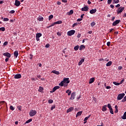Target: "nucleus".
Instances as JSON below:
<instances>
[{
	"instance_id": "f257e3e1",
	"label": "nucleus",
	"mask_w": 126,
	"mask_h": 126,
	"mask_svg": "<svg viewBox=\"0 0 126 126\" xmlns=\"http://www.w3.org/2000/svg\"><path fill=\"white\" fill-rule=\"evenodd\" d=\"M30 117H34L36 114H37V111L34 110H31L30 112Z\"/></svg>"
},
{
	"instance_id": "f03ea898",
	"label": "nucleus",
	"mask_w": 126,
	"mask_h": 126,
	"mask_svg": "<svg viewBox=\"0 0 126 126\" xmlns=\"http://www.w3.org/2000/svg\"><path fill=\"white\" fill-rule=\"evenodd\" d=\"M126 94L125 93L120 94H118L117 96V100H122L124 97H125V95Z\"/></svg>"
},
{
	"instance_id": "7ed1b4c3",
	"label": "nucleus",
	"mask_w": 126,
	"mask_h": 126,
	"mask_svg": "<svg viewBox=\"0 0 126 126\" xmlns=\"http://www.w3.org/2000/svg\"><path fill=\"white\" fill-rule=\"evenodd\" d=\"M67 34L68 36H72V35H74V34H75V31L73 30L69 31L67 32Z\"/></svg>"
},
{
	"instance_id": "20e7f679",
	"label": "nucleus",
	"mask_w": 126,
	"mask_h": 126,
	"mask_svg": "<svg viewBox=\"0 0 126 126\" xmlns=\"http://www.w3.org/2000/svg\"><path fill=\"white\" fill-rule=\"evenodd\" d=\"M42 36V33H37L36 34V41L38 42L39 41H40V37H41Z\"/></svg>"
},
{
	"instance_id": "39448f33",
	"label": "nucleus",
	"mask_w": 126,
	"mask_h": 126,
	"mask_svg": "<svg viewBox=\"0 0 126 126\" xmlns=\"http://www.w3.org/2000/svg\"><path fill=\"white\" fill-rule=\"evenodd\" d=\"M119 7L118 9V10L117 11V14H120V13H122V11H124V10L125 9V7H123L122 8Z\"/></svg>"
},
{
	"instance_id": "423d86ee",
	"label": "nucleus",
	"mask_w": 126,
	"mask_h": 126,
	"mask_svg": "<svg viewBox=\"0 0 126 126\" xmlns=\"http://www.w3.org/2000/svg\"><path fill=\"white\" fill-rule=\"evenodd\" d=\"M14 78L15 79H19V78H21V74H17L15 75H13Z\"/></svg>"
},
{
	"instance_id": "0eeeda50",
	"label": "nucleus",
	"mask_w": 126,
	"mask_h": 126,
	"mask_svg": "<svg viewBox=\"0 0 126 126\" xmlns=\"http://www.w3.org/2000/svg\"><path fill=\"white\" fill-rule=\"evenodd\" d=\"M58 89H60V86H56L53 88L52 91H51L50 93H54V92H55V91H56V90H58Z\"/></svg>"
},
{
	"instance_id": "6e6552de",
	"label": "nucleus",
	"mask_w": 126,
	"mask_h": 126,
	"mask_svg": "<svg viewBox=\"0 0 126 126\" xmlns=\"http://www.w3.org/2000/svg\"><path fill=\"white\" fill-rule=\"evenodd\" d=\"M64 83H66L67 84H68L69 82H70V81H69V78H65L63 80Z\"/></svg>"
},
{
	"instance_id": "1a4fd4ad",
	"label": "nucleus",
	"mask_w": 126,
	"mask_h": 126,
	"mask_svg": "<svg viewBox=\"0 0 126 126\" xmlns=\"http://www.w3.org/2000/svg\"><path fill=\"white\" fill-rule=\"evenodd\" d=\"M120 22H121V20H117L113 23L112 25L113 26H116L117 25L119 24Z\"/></svg>"
},
{
	"instance_id": "9d476101",
	"label": "nucleus",
	"mask_w": 126,
	"mask_h": 126,
	"mask_svg": "<svg viewBox=\"0 0 126 126\" xmlns=\"http://www.w3.org/2000/svg\"><path fill=\"white\" fill-rule=\"evenodd\" d=\"M75 95V92L72 93L71 94V97H70V100H74Z\"/></svg>"
},
{
	"instance_id": "9b49d317",
	"label": "nucleus",
	"mask_w": 126,
	"mask_h": 126,
	"mask_svg": "<svg viewBox=\"0 0 126 126\" xmlns=\"http://www.w3.org/2000/svg\"><path fill=\"white\" fill-rule=\"evenodd\" d=\"M89 9V7H88V6H85L84 7L81 8L82 11H88V10Z\"/></svg>"
},
{
	"instance_id": "f8f14e48",
	"label": "nucleus",
	"mask_w": 126,
	"mask_h": 126,
	"mask_svg": "<svg viewBox=\"0 0 126 126\" xmlns=\"http://www.w3.org/2000/svg\"><path fill=\"white\" fill-rule=\"evenodd\" d=\"M3 55L4 56V57H7V58H10V57H11V55L8 52L3 53Z\"/></svg>"
},
{
	"instance_id": "ddd939ff",
	"label": "nucleus",
	"mask_w": 126,
	"mask_h": 126,
	"mask_svg": "<svg viewBox=\"0 0 126 126\" xmlns=\"http://www.w3.org/2000/svg\"><path fill=\"white\" fill-rule=\"evenodd\" d=\"M96 9H93L90 11V13H91V14H94V13H96Z\"/></svg>"
},
{
	"instance_id": "4468645a",
	"label": "nucleus",
	"mask_w": 126,
	"mask_h": 126,
	"mask_svg": "<svg viewBox=\"0 0 126 126\" xmlns=\"http://www.w3.org/2000/svg\"><path fill=\"white\" fill-rule=\"evenodd\" d=\"M20 1H18V0H16L15 1V5L16 6H19V5H20Z\"/></svg>"
},
{
	"instance_id": "2eb2a0df",
	"label": "nucleus",
	"mask_w": 126,
	"mask_h": 126,
	"mask_svg": "<svg viewBox=\"0 0 126 126\" xmlns=\"http://www.w3.org/2000/svg\"><path fill=\"white\" fill-rule=\"evenodd\" d=\"M73 110H74V108L72 107H71L67 110L66 113H69L70 112H72V111H73Z\"/></svg>"
},
{
	"instance_id": "dca6fc26",
	"label": "nucleus",
	"mask_w": 126,
	"mask_h": 126,
	"mask_svg": "<svg viewBox=\"0 0 126 126\" xmlns=\"http://www.w3.org/2000/svg\"><path fill=\"white\" fill-rule=\"evenodd\" d=\"M102 112H106L107 111V105H105L102 107Z\"/></svg>"
},
{
	"instance_id": "f3484780",
	"label": "nucleus",
	"mask_w": 126,
	"mask_h": 126,
	"mask_svg": "<svg viewBox=\"0 0 126 126\" xmlns=\"http://www.w3.org/2000/svg\"><path fill=\"white\" fill-rule=\"evenodd\" d=\"M94 81H95V78H92L90 79L89 84H91L92 83H93Z\"/></svg>"
},
{
	"instance_id": "a211bd4d",
	"label": "nucleus",
	"mask_w": 126,
	"mask_h": 126,
	"mask_svg": "<svg viewBox=\"0 0 126 126\" xmlns=\"http://www.w3.org/2000/svg\"><path fill=\"white\" fill-rule=\"evenodd\" d=\"M51 72L52 73H54L55 74H57V75H59V74H60V72H59L58 71H56V70H54L52 71Z\"/></svg>"
},
{
	"instance_id": "6ab92c4d",
	"label": "nucleus",
	"mask_w": 126,
	"mask_h": 126,
	"mask_svg": "<svg viewBox=\"0 0 126 126\" xmlns=\"http://www.w3.org/2000/svg\"><path fill=\"white\" fill-rule=\"evenodd\" d=\"M122 120H126V111L124 113L123 116L121 117Z\"/></svg>"
},
{
	"instance_id": "aec40b11",
	"label": "nucleus",
	"mask_w": 126,
	"mask_h": 126,
	"mask_svg": "<svg viewBox=\"0 0 126 126\" xmlns=\"http://www.w3.org/2000/svg\"><path fill=\"white\" fill-rule=\"evenodd\" d=\"M67 15H72V14H73V10H70L69 12H68L67 13Z\"/></svg>"
},
{
	"instance_id": "412c9836",
	"label": "nucleus",
	"mask_w": 126,
	"mask_h": 126,
	"mask_svg": "<svg viewBox=\"0 0 126 126\" xmlns=\"http://www.w3.org/2000/svg\"><path fill=\"white\" fill-rule=\"evenodd\" d=\"M84 59H81V60L78 63V65H81V64H82V63H84Z\"/></svg>"
},
{
	"instance_id": "4be33fe9",
	"label": "nucleus",
	"mask_w": 126,
	"mask_h": 126,
	"mask_svg": "<svg viewBox=\"0 0 126 126\" xmlns=\"http://www.w3.org/2000/svg\"><path fill=\"white\" fill-rule=\"evenodd\" d=\"M85 49V46L83 45H81L80 46V48H79V50L80 51H82V50Z\"/></svg>"
},
{
	"instance_id": "5701e85b",
	"label": "nucleus",
	"mask_w": 126,
	"mask_h": 126,
	"mask_svg": "<svg viewBox=\"0 0 126 126\" xmlns=\"http://www.w3.org/2000/svg\"><path fill=\"white\" fill-rule=\"evenodd\" d=\"M112 63H113V62H112V61H109L106 63V66H111Z\"/></svg>"
},
{
	"instance_id": "b1692460",
	"label": "nucleus",
	"mask_w": 126,
	"mask_h": 126,
	"mask_svg": "<svg viewBox=\"0 0 126 126\" xmlns=\"http://www.w3.org/2000/svg\"><path fill=\"white\" fill-rule=\"evenodd\" d=\"M14 56H15L16 58H17V57H18V51H15L14 52Z\"/></svg>"
},
{
	"instance_id": "393cba45",
	"label": "nucleus",
	"mask_w": 126,
	"mask_h": 126,
	"mask_svg": "<svg viewBox=\"0 0 126 126\" xmlns=\"http://www.w3.org/2000/svg\"><path fill=\"white\" fill-rule=\"evenodd\" d=\"M82 114V111L78 112L76 114V118H77V117H79L80 116H81Z\"/></svg>"
},
{
	"instance_id": "a878e982",
	"label": "nucleus",
	"mask_w": 126,
	"mask_h": 126,
	"mask_svg": "<svg viewBox=\"0 0 126 126\" xmlns=\"http://www.w3.org/2000/svg\"><path fill=\"white\" fill-rule=\"evenodd\" d=\"M120 2V0H113V4H115V3H119Z\"/></svg>"
},
{
	"instance_id": "bb28decb",
	"label": "nucleus",
	"mask_w": 126,
	"mask_h": 126,
	"mask_svg": "<svg viewBox=\"0 0 126 126\" xmlns=\"http://www.w3.org/2000/svg\"><path fill=\"white\" fill-rule=\"evenodd\" d=\"M54 25L56 24H62L63 23V21H58L57 22H54Z\"/></svg>"
},
{
	"instance_id": "cd10ccee",
	"label": "nucleus",
	"mask_w": 126,
	"mask_h": 126,
	"mask_svg": "<svg viewBox=\"0 0 126 126\" xmlns=\"http://www.w3.org/2000/svg\"><path fill=\"white\" fill-rule=\"evenodd\" d=\"M78 49H79V45H77L74 47V50L75 51H78Z\"/></svg>"
},
{
	"instance_id": "c85d7f7f",
	"label": "nucleus",
	"mask_w": 126,
	"mask_h": 126,
	"mask_svg": "<svg viewBox=\"0 0 126 126\" xmlns=\"http://www.w3.org/2000/svg\"><path fill=\"white\" fill-rule=\"evenodd\" d=\"M66 93H68V95L69 96L71 94V91H70L69 90H67L66 91Z\"/></svg>"
},
{
	"instance_id": "c756f323",
	"label": "nucleus",
	"mask_w": 126,
	"mask_h": 126,
	"mask_svg": "<svg viewBox=\"0 0 126 126\" xmlns=\"http://www.w3.org/2000/svg\"><path fill=\"white\" fill-rule=\"evenodd\" d=\"M90 117H91V115H90L88 116H87V117H85V118L84 120V122H86V121H87V120H88L89 119V118H90Z\"/></svg>"
},
{
	"instance_id": "7c9ffc66",
	"label": "nucleus",
	"mask_w": 126,
	"mask_h": 126,
	"mask_svg": "<svg viewBox=\"0 0 126 126\" xmlns=\"http://www.w3.org/2000/svg\"><path fill=\"white\" fill-rule=\"evenodd\" d=\"M53 18H54V15H50L48 18L49 21H50V20H51V19H53Z\"/></svg>"
},
{
	"instance_id": "2f4dec72",
	"label": "nucleus",
	"mask_w": 126,
	"mask_h": 126,
	"mask_svg": "<svg viewBox=\"0 0 126 126\" xmlns=\"http://www.w3.org/2000/svg\"><path fill=\"white\" fill-rule=\"evenodd\" d=\"M43 90H44V88H43V87H39V89H38L39 92H42V91H43Z\"/></svg>"
},
{
	"instance_id": "473e14b6",
	"label": "nucleus",
	"mask_w": 126,
	"mask_h": 126,
	"mask_svg": "<svg viewBox=\"0 0 126 126\" xmlns=\"http://www.w3.org/2000/svg\"><path fill=\"white\" fill-rule=\"evenodd\" d=\"M64 84V83L63 81H61V82L59 84V86H61V87H63V85Z\"/></svg>"
},
{
	"instance_id": "72a5a7b5",
	"label": "nucleus",
	"mask_w": 126,
	"mask_h": 126,
	"mask_svg": "<svg viewBox=\"0 0 126 126\" xmlns=\"http://www.w3.org/2000/svg\"><path fill=\"white\" fill-rule=\"evenodd\" d=\"M38 20V21H43V20H44V18H43V17H39Z\"/></svg>"
},
{
	"instance_id": "f704fd0d",
	"label": "nucleus",
	"mask_w": 126,
	"mask_h": 126,
	"mask_svg": "<svg viewBox=\"0 0 126 126\" xmlns=\"http://www.w3.org/2000/svg\"><path fill=\"white\" fill-rule=\"evenodd\" d=\"M31 122H32V119H30L27 120L26 122V124H29V123H31Z\"/></svg>"
},
{
	"instance_id": "c9c22d12",
	"label": "nucleus",
	"mask_w": 126,
	"mask_h": 126,
	"mask_svg": "<svg viewBox=\"0 0 126 126\" xmlns=\"http://www.w3.org/2000/svg\"><path fill=\"white\" fill-rule=\"evenodd\" d=\"M96 24V23H95L94 22H93L91 24V26L92 27H94V26H95Z\"/></svg>"
},
{
	"instance_id": "e433bc0d",
	"label": "nucleus",
	"mask_w": 126,
	"mask_h": 126,
	"mask_svg": "<svg viewBox=\"0 0 126 126\" xmlns=\"http://www.w3.org/2000/svg\"><path fill=\"white\" fill-rule=\"evenodd\" d=\"M113 84H114V85H116L117 86H119V85H120V83H117V82H113Z\"/></svg>"
},
{
	"instance_id": "4c0bfd02",
	"label": "nucleus",
	"mask_w": 126,
	"mask_h": 126,
	"mask_svg": "<svg viewBox=\"0 0 126 126\" xmlns=\"http://www.w3.org/2000/svg\"><path fill=\"white\" fill-rule=\"evenodd\" d=\"M0 31H5V28L4 27L0 28Z\"/></svg>"
},
{
	"instance_id": "58836bf2",
	"label": "nucleus",
	"mask_w": 126,
	"mask_h": 126,
	"mask_svg": "<svg viewBox=\"0 0 126 126\" xmlns=\"http://www.w3.org/2000/svg\"><path fill=\"white\" fill-rule=\"evenodd\" d=\"M110 114H112V115H114V111H113V108H111L109 109Z\"/></svg>"
},
{
	"instance_id": "ea45409f",
	"label": "nucleus",
	"mask_w": 126,
	"mask_h": 126,
	"mask_svg": "<svg viewBox=\"0 0 126 126\" xmlns=\"http://www.w3.org/2000/svg\"><path fill=\"white\" fill-rule=\"evenodd\" d=\"M107 107L109 109V110L112 108V106H111V104H110V103H108L107 104Z\"/></svg>"
},
{
	"instance_id": "a19ab883",
	"label": "nucleus",
	"mask_w": 126,
	"mask_h": 126,
	"mask_svg": "<svg viewBox=\"0 0 126 126\" xmlns=\"http://www.w3.org/2000/svg\"><path fill=\"white\" fill-rule=\"evenodd\" d=\"M10 110H11V111H14V109L15 108H14V107L13 106H12V105H11L10 106Z\"/></svg>"
},
{
	"instance_id": "79ce46f5",
	"label": "nucleus",
	"mask_w": 126,
	"mask_h": 126,
	"mask_svg": "<svg viewBox=\"0 0 126 126\" xmlns=\"http://www.w3.org/2000/svg\"><path fill=\"white\" fill-rule=\"evenodd\" d=\"M53 102H54V101L53 100V99H49L48 100V103L49 104H52Z\"/></svg>"
},
{
	"instance_id": "37998d69",
	"label": "nucleus",
	"mask_w": 126,
	"mask_h": 126,
	"mask_svg": "<svg viewBox=\"0 0 126 126\" xmlns=\"http://www.w3.org/2000/svg\"><path fill=\"white\" fill-rule=\"evenodd\" d=\"M54 25H55V24H54V23H53L51 25H50L48 27H47V28H50L51 27H52V26H54Z\"/></svg>"
},
{
	"instance_id": "c03bdc74",
	"label": "nucleus",
	"mask_w": 126,
	"mask_h": 126,
	"mask_svg": "<svg viewBox=\"0 0 126 126\" xmlns=\"http://www.w3.org/2000/svg\"><path fill=\"white\" fill-rule=\"evenodd\" d=\"M113 0H108L107 1V3L108 4H111V3H112Z\"/></svg>"
},
{
	"instance_id": "a18cd8bd",
	"label": "nucleus",
	"mask_w": 126,
	"mask_h": 126,
	"mask_svg": "<svg viewBox=\"0 0 126 126\" xmlns=\"http://www.w3.org/2000/svg\"><path fill=\"white\" fill-rule=\"evenodd\" d=\"M126 96H125L124 98L122 100V102H126Z\"/></svg>"
},
{
	"instance_id": "49530a36",
	"label": "nucleus",
	"mask_w": 126,
	"mask_h": 126,
	"mask_svg": "<svg viewBox=\"0 0 126 126\" xmlns=\"http://www.w3.org/2000/svg\"><path fill=\"white\" fill-rule=\"evenodd\" d=\"M15 13V11L12 10L10 11L9 13H11V14H13V13Z\"/></svg>"
},
{
	"instance_id": "de8ad7c7",
	"label": "nucleus",
	"mask_w": 126,
	"mask_h": 126,
	"mask_svg": "<svg viewBox=\"0 0 126 126\" xmlns=\"http://www.w3.org/2000/svg\"><path fill=\"white\" fill-rule=\"evenodd\" d=\"M21 108H22L21 106H17V109L19 110V111H21Z\"/></svg>"
},
{
	"instance_id": "09e8293b",
	"label": "nucleus",
	"mask_w": 126,
	"mask_h": 126,
	"mask_svg": "<svg viewBox=\"0 0 126 126\" xmlns=\"http://www.w3.org/2000/svg\"><path fill=\"white\" fill-rule=\"evenodd\" d=\"M56 108V105H53L51 107V111H53V109H55Z\"/></svg>"
},
{
	"instance_id": "8fccbe9b",
	"label": "nucleus",
	"mask_w": 126,
	"mask_h": 126,
	"mask_svg": "<svg viewBox=\"0 0 126 126\" xmlns=\"http://www.w3.org/2000/svg\"><path fill=\"white\" fill-rule=\"evenodd\" d=\"M111 45V42L108 41L107 43V46H108V47H110V45Z\"/></svg>"
},
{
	"instance_id": "3c124183",
	"label": "nucleus",
	"mask_w": 126,
	"mask_h": 126,
	"mask_svg": "<svg viewBox=\"0 0 126 126\" xmlns=\"http://www.w3.org/2000/svg\"><path fill=\"white\" fill-rule=\"evenodd\" d=\"M8 20H9V19H8L7 18H4L3 19V21H8Z\"/></svg>"
},
{
	"instance_id": "603ef678",
	"label": "nucleus",
	"mask_w": 126,
	"mask_h": 126,
	"mask_svg": "<svg viewBox=\"0 0 126 126\" xmlns=\"http://www.w3.org/2000/svg\"><path fill=\"white\" fill-rule=\"evenodd\" d=\"M8 44V42L7 41H5L3 43V46H6Z\"/></svg>"
},
{
	"instance_id": "864d4df0",
	"label": "nucleus",
	"mask_w": 126,
	"mask_h": 126,
	"mask_svg": "<svg viewBox=\"0 0 126 126\" xmlns=\"http://www.w3.org/2000/svg\"><path fill=\"white\" fill-rule=\"evenodd\" d=\"M124 81H125V79H122V80L121 81L120 83H120V84H123V83H124Z\"/></svg>"
},
{
	"instance_id": "5fc2aeb1",
	"label": "nucleus",
	"mask_w": 126,
	"mask_h": 126,
	"mask_svg": "<svg viewBox=\"0 0 126 126\" xmlns=\"http://www.w3.org/2000/svg\"><path fill=\"white\" fill-rule=\"evenodd\" d=\"M30 60H32L33 59V55L32 54H30Z\"/></svg>"
},
{
	"instance_id": "6e6d98bb",
	"label": "nucleus",
	"mask_w": 126,
	"mask_h": 126,
	"mask_svg": "<svg viewBox=\"0 0 126 126\" xmlns=\"http://www.w3.org/2000/svg\"><path fill=\"white\" fill-rule=\"evenodd\" d=\"M77 23H74L72 25V27L74 28V27H75V26H77Z\"/></svg>"
},
{
	"instance_id": "4d7b16f0",
	"label": "nucleus",
	"mask_w": 126,
	"mask_h": 126,
	"mask_svg": "<svg viewBox=\"0 0 126 126\" xmlns=\"http://www.w3.org/2000/svg\"><path fill=\"white\" fill-rule=\"evenodd\" d=\"M77 21L78 22H80V21H82V19H81V18L78 19L77 20Z\"/></svg>"
},
{
	"instance_id": "13d9d810",
	"label": "nucleus",
	"mask_w": 126,
	"mask_h": 126,
	"mask_svg": "<svg viewBox=\"0 0 126 126\" xmlns=\"http://www.w3.org/2000/svg\"><path fill=\"white\" fill-rule=\"evenodd\" d=\"M62 2H64L65 3H66L67 2V0H62Z\"/></svg>"
},
{
	"instance_id": "bf43d9fd",
	"label": "nucleus",
	"mask_w": 126,
	"mask_h": 126,
	"mask_svg": "<svg viewBox=\"0 0 126 126\" xmlns=\"http://www.w3.org/2000/svg\"><path fill=\"white\" fill-rule=\"evenodd\" d=\"M57 34L58 36H62V33L60 32H57Z\"/></svg>"
},
{
	"instance_id": "052dcab7",
	"label": "nucleus",
	"mask_w": 126,
	"mask_h": 126,
	"mask_svg": "<svg viewBox=\"0 0 126 126\" xmlns=\"http://www.w3.org/2000/svg\"><path fill=\"white\" fill-rule=\"evenodd\" d=\"M80 37H81V34L78 33V34L77 36V38H80Z\"/></svg>"
},
{
	"instance_id": "680f3d73",
	"label": "nucleus",
	"mask_w": 126,
	"mask_h": 126,
	"mask_svg": "<svg viewBox=\"0 0 126 126\" xmlns=\"http://www.w3.org/2000/svg\"><path fill=\"white\" fill-rule=\"evenodd\" d=\"M110 7H111V8H113V9H114V8H115V6L113 4L110 5Z\"/></svg>"
},
{
	"instance_id": "e2e57ef3",
	"label": "nucleus",
	"mask_w": 126,
	"mask_h": 126,
	"mask_svg": "<svg viewBox=\"0 0 126 126\" xmlns=\"http://www.w3.org/2000/svg\"><path fill=\"white\" fill-rule=\"evenodd\" d=\"M49 47H50V44H47L45 45V48H49Z\"/></svg>"
},
{
	"instance_id": "0e129e2a",
	"label": "nucleus",
	"mask_w": 126,
	"mask_h": 126,
	"mask_svg": "<svg viewBox=\"0 0 126 126\" xmlns=\"http://www.w3.org/2000/svg\"><path fill=\"white\" fill-rule=\"evenodd\" d=\"M87 2L88 4H91V3H92V2H91V1L90 0H88Z\"/></svg>"
},
{
	"instance_id": "69168bd1",
	"label": "nucleus",
	"mask_w": 126,
	"mask_h": 126,
	"mask_svg": "<svg viewBox=\"0 0 126 126\" xmlns=\"http://www.w3.org/2000/svg\"><path fill=\"white\" fill-rule=\"evenodd\" d=\"M121 6V4H118L115 6L116 7H120Z\"/></svg>"
},
{
	"instance_id": "338daca9",
	"label": "nucleus",
	"mask_w": 126,
	"mask_h": 126,
	"mask_svg": "<svg viewBox=\"0 0 126 126\" xmlns=\"http://www.w3.org/2000/svg\"><path fill=\"white\" fill-rule=\"evenodd\" d=\"M106 89H111V86H107V87H106Z\"/></svg>"
},
{
	"instance_id": "774afa93",
	"label": "nucleus",
	"mask_w": 126,
	"mask_h": 126,
	"mask_svg": "<svg viewBox=\"0 0 126 126\" xmlns=\"http://www.w3.org/2000/svg\"><path fill=\"white\" fill-rule=\"evenodd\" d=\"M84 16V14H83L81 15V19H82L83 18V17Z\"/></svg>"
}]
</instances>
